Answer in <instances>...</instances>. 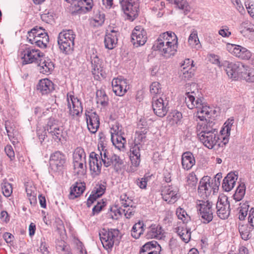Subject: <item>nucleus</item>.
Segmentation results:
<instances>
[{"mask_svg":"<svg viewBox=\"0 0 254 254\" xmlns=\"http://www.w3.org/2000/svg\"><path fill=\"white\" fill-rule=\"evenodd\" d=\"M146 32L144 29L140 26H136L131 35L133 44L136 46L143 45L146 42Z\"/></svg>","mask_w":254,"mask_h":254,"instance_id":"nucleus-19","label":"nucleus"},{"mask_svg":"<svg viewBox=\"0 0 254 254\" xmlns=\"http://www.w3.org/2000/svg\"><path fill=\"white\" fill-rule=\"evenodd\" d=\"M245 193V190L243 187L239 186L236 190L235 193L234 195V199L237 201L240 200L244 196Z\"/></svg>","mask_w":254,"mask_h":254,"instance_id":"nucleus-62","label":"nucleus"},{"mask_svg":"<svg viewBox=\"0 0 254 254\" xmlns=\"http://www.w3.org/2000/svg\"><path fill=\"white\" fill-rule=\"evenodd\" d=\"M100 151V156L102 162L106 167L113 166L115 169L118 170L123 164V161L119 156L113 153L111 151L108 150L105 147L102 146Z\"/></svg>","mask_w":254,"mask_h":254,"instance_id":"nucleus-3","label":"nucleus"},{"mask_svg":"<svg viewBox=\"0 0 254 254\" xmlns=\"http://www.w3.org/2000/svg\"><path fill=\"white\" fill-rule=\"evenodd\" d=\"M113 91L117 96L124 95L129 88L127 79L121 77L114 78L112 82Z\"/></svg>","mask_w":254,"mask_h":254,"instance_id":"nucleus-15","label":"nucleus"},{"mask_svg":"<svg viewBox=\"0 0 254 254\" xmlns=\"http://www.w3.org/2000/svg\"><path fill=\"white\" fill-rule=\"evenodd\" d=\"M44 33H47L42 27L36 26L28 33L27 40L28 41H33L34 38L39 36H44Z\"/></svg>","mask_w":254,"mask_h":254,"instance_id":"nucleus-42","label":"nucleus"},{"mask_svg":"<svg viewBox=\"0 0 254 254\" xmlns=\"http://www.w3.org/2000/svg\"><path fill=\"white\" fill-rule=\"evenodd\" d=\"M74 173L80 177L83 176L86 172V161H73Z\"/></svg>","mask_w":254,"mask_h":254,"instance_id":"nucleus-39","label":"nucleus"},{"mask_svg":"<svg viewBox=\"0 0 254 254\" xmlns=\"http://www.w3.org/2000/svg\"><path fill=\"white\" fill-rule=\"evenodd\" d=\"M183 116L181 112L174 111L167 118V122L171 126H178L182 124Z\"/></svg>","mask_w":254,"mask_h":254,"instance_id":"nucleus-32","label":"nucleus"},{"mask_svg":"<svg viewBox=\"0 0 254 254\" xmlns=\"http://www.w3.org/2000/svg\"><path fill=\"white\" fill-rule=\"evenodd\" d=\"M141 147V145L134 143V145L130 148V159L132 165L135 167H138L140 162V151Z\"/></svg>","mask_w":254,"mask_h":254,"instance_id":"nucleus-30","label":"nucleus"},{"mask_svg":"<svg viewBox=\"0 0 254 254\" xmlns=\"http://www.w3.org/2000/svg\"><path fill=\"white\" fill-rule=\"evenodd\" d=\"M160 250L161 247L157 242L152 241L142 247L140 254H159Z\"/></svg>","mask_w":254,"mask_h":254,"instance_id":"nucleus-28","label":"nucleus"},{"mask_svg":"<svg viewBox=\"0 0 254 254\" xmlns=\"http://www.w3.org/2000/svg\"><path fill=\"white\" fill-rule=\"evenodd\" d=\"M121 4L128 19L132 21L138 15V0H122Z\"/></svg>","mask_w":254,"mask_h":254,"instance_id":"nucleus-10","label":"nucleus"},{"mask_svg":"<svg viewBox=\"0 0 254 254\" xmlns=\"http://www.w3.org/2000/svg\"><path fill=\"white\" fill-rule=\"evenodd\" d=\"M178 189L172 186L165 187L162 191L161 195L165 201L173 203L178 199Z\"/></svg>","mask_w":254,"mask_h":254,"instance_id":"nucleus-22","label":"nucleus"},{"mask_svg":"<svg viewBox=\"0 0 254 254\" xmlns=\"http://www.w3.org/2000/svg\"><path fill=\"white\" fill-rule=\"evenodd\" d=\"M47 130L56 141H59L63 137V128L57 125L53 118H50L47 123Z\"/></svg>","mask_w":254,"mask_h":254,"instance_id":"nucleus-17","label":"nucleus"},{"mask_svg":"<svg viewBox=\"0 0 254 254\" xmlns=\"http://www.w3.org/2000/svg\"><path fill=\"white\" fill-rule=\"evenodd\" d=\"M212 203L208 200H198L196 201V208L199 211V216L204 223L211 222L213 218Z\"/></svg>","mask_w":254,"mask_h":254,"instance_id":"nucleus-7","label":"nucleus"},{"mask_svg":"<svg viewBox=\"0 0 254 254\" xmlns=\"http://www.w3.org/2000/svg\"><path fill=\"white\" fill-rule=\"evenodd\" d=\"M119 232L117 229H102L99 235L103 246L106 250L111 249L116 242H118Z\"/></svg>","mask_w":254,"mask_h":254,"instance_id":"nucleus-4","label":"nucleus"},{"mask_svg":"<svg viewBox=\"0 0 254 254\" xmlns=\"http://www.w3.org/2000/svg\"><path fill=\"white\" fill-rule=\"evenodd\" d=\"M228 198L224 194L220 195L216 203L217 214L222 219L228 218L230 215V203Z\"/></svg>","mask_w":254,"mask_h":254,"instance_id":"nucleus-12","label":"nucleus"},{"mask_svg":"<svg viewBox=\"0 0 254 254\" xmlns=\"http://www.w3.org/2000/svg\"><path fill=\"white\" fill-rule=\"evenodd\" d=\"M219 185V182L213 183L212 181L211 182L210 179L208 177H203L200 181L198 192L203 198L207 197L211 194L212 191L214 193L218 190Z\"/></svg>","mask_w":254,"mask_h":254,"instance_id":"nucleus-9","label":"nucleus"},{"mask_svg":"<svg viewBox=\"0 0 254 254\" xmlns=\"http://www.w3.org/2000/svg\"><path fill=\"white\" fill-rule=\"evenodd\" d=\"M168 34L169 31L161 34L155 42L153 47L160 46L162 47L164 45L168 44V42H169L168 41Z\"/></svg>","mask_w":254,"mask_h":254,"instance_id":"nucleus-51","label":"nucleus"},{"mask_svg":"<svg viewBox=\"0 0 254 254\" xmlns=\"http://www.w3.org/2000/svg\"><path fill=\"white\" fill-rule=\"evenodd\" d=\"M75 34L72 30L61 32L58 36V43L61 51L65 54L72 53L74 49Z\"/></svg>","mask_w":254,"mask_h":254,"instance_id":"nucleus-2","label":"nucleus"},{"mask_svg":"<svg viewBox=\"0 0 254 254\" xmlns=\"http://www.w3.org/2000/svg\"><path fill=\"white\" fill-rule=\"evenodd\" d=\"M120 201L122 207H127L133 204L131 198L126 193H123L121 195Z\"/></svg>","mask_w":254,"mask_h":254,"instance_id":"nucleus-55","label":"nucleus"},{"mask_svg":"<svg viewBox=\"0 0 254 254\" xmlns=\"http://www.w3.org/2000/svg\"><path fill=\"white\" fill-rule=\"evenodd\" d=\"M237 175L234 173H229L223 180L222 188L225 191H230L234 187Z\"/></svg>","mask_w":254,"mask_h":254,"instance_id":"nucleus-31","label":"nucleus"},{"mask_svg":"<svg viewBox=\"0 0 254 254\" xmlns=\"http://www.w3.org/2000/svg\"><path fill=\"white\" fill-rule=\"evenodd\" d=\"M190 91L188 89L185 94V103L188 108L190 109L196 108L198 118H203L204 114L210 115L213 112V108L203 103L202 99L197 96L198 90L195 83L190 84Z\"/></svg>","mask_w":254,"mask_h":254,"instance_id":"nucleus-1","label":"nucleus"},{"mask_svg":"<svg viewBox=\"0 0 254 254\" xmlns=\"http://www.w3.org/2000/svg\"><path fill=\"white\" fill-rule=\"evenodd\" d=\"M39 70L41 73L48 74L50 73L54 68V64L50 59L45 58L44 55L39 61Z\"/></svg>","mask_w":254,"mask_h":254,"instance_id":"nucleus-26","label":"nucleus"},{"mask_svg":"<svg viewBox=\"0 0 254 254\" xmlns=\"http://www.w3.org/2000/svg\"><path fill=\"white\" fill-rule=\"evenodd\" d=\"M150 92L152 95H156L161 93V85L158 82H153L150 85Z\"/></svg>","mask_w":254,"mask_h":254,"instance_id":"nucleus-59","label":"nucleus"},{"mask_svg":"<svg viewBox=\"0 0 254 254\" xmlns=\"http://www.w3.org/2000/svg\"><path fill=\"white\" fill-rule=\"evenodd\" d=\"M146 133L147 130L146 129L137 131L136 132V136L134 139V143L142 146V144L146 140Z\"/></svg>","mask_w":254,"mask_h":254,"instance_id":"nucleus-54","label":"nucleus"},{"mask_svg":"<svg viewBox=\"0 0 254 254\" xmlns=\"http://www.w3.org/2000/svg\"><path fill=\"white\" fill-rule=\"evenodd\" d=\"M5 152L11 160L15 158V153L12 147L10 145H7L4 148Z\"/></svg>","mask_w":254,"mask_h":254,"instance_id":"nucleus-64","label":"nucleus"},{"mask_svg":"<svg viewBox=\"0 0 254 254\" xmlns=\"http://www.w3.org/2000/svg\"><path fill=\"white\" fill-rule=\"evenodd\" d=\"M5 127L7 135L10 139L14 138L17 135V129L14 123L6 121L5 122Z\"/></svg>","mask_w":254,"mask_h":254,"instance_id":"nucleus-44","label":"nucleus"},{"mask_svg":"<svg viewBox=\"0 0 254 254\" xmlns=\"http://www.w3.org/2000/svg\"><path fill=\"white\" fill-rule=\"evenodd\" d=\"M189 45L192 48H199V41L197 36V31L195 29H192L188 39Z\"/></svg>","mask_w":254,"mask_h":254,"instance_id":"nucleus-46","label":"nucleus"},{"mask_svg":"<svg viewBox=\"0 0 254 254\" xmlns=\"http://www.w3.org/2000/svg\"><path fill=\"white\" fill-rule=\"evenodd\" d=\"M176 215L178 219L182 220L183 224L187 223L190 220V217L184 209L179 207L176 210Z\"/></svg>","mask_w":254,"mask_h":254,"instance_id":"nucleus-50","label":"nucleus"},{"mask_svg":"<svg viewBox=\"0 0 254 254\" xmlns=\"http://www.w3.org/2000/svg\"><path fill=\"white\" fill-rule=\"evenodd\" d=\"M195 159L190 152L184 153L182 157V164L184 169L189 170L195 164Z\"/></svg>","mask_w":254,"mask_h":254,"instance_id":"nucleus-35","label":"nucleus"},{"mask_svg":"<svg viewBox=\"0 0 254 254\" xmlns=\"http://www.w3.org/2000/svg\"><path fill=\"white\" fill-rule=\"evenodd\" d=\"M246 74H244V79L250 82H254V69L249 68Z\"/></svg>","mask_w":254,"mask_h":254,"instance_id":"nucleus-63","label":"nucleus"},{"mask_svg":"<svg viewBox=\"0 0 254 254\" xmlns=\"http://www.w3.org/2000/svg\"><path fill=\"white\" fill-rule=\"evenodd\" d=\"M91 61L93 74L98 75L102 71L101 61L97 55L94 54L91 57Z\"/></svg>","mask_w":254,"mask_h":254,"instance_id":"nucleus-37","label":"nucleus"},{"mask_svg":"<svg viewBox=\"0 0 254 254\" xmlns=\"http://www.w3.org/2000/svg\"><path fill=\"white\" fill-rule=\"evenodd\" d=\"M67 105L69 114L71 117H78L82 113L83 107L81 102L74 96L67 94Z\"/></svg>","mask_w":254,"mask_h":254,"instance_id":"nucleus-14","label":"nucleus"},{"mask_svg":"<svg viewBox=\"0 0 254 254\" xmlns=\"http://www.w3.org/2000/svg\"><path fill=\"white\" fill-rule=\"evenodd\" d=\"M239 231L242 239L247 240L250 238V228L247 225H240L239 227Z\"/></svg>","mask_w":254,"mask_h":254,"instance_id":"nucleus-53","label":"nucleus"},{"mask_svg":"<svg viewBox=\"0 0 254 254\" xmlns=\"http://www.w3.org/2000/svg\"><path fill=\"white\" fill-rule=\"evenodd\" d=\"M168 44L178 47V39L176 34L171 31H169L168 37Z\"/></svg>","mask_w":254,"mask_h":254,"instance_id":"nucleus-61","label":"nucleus"},{"mask_svg":"<svg viewBox=\"0 0 254 254\" xmlns=\"http://www.w3.org/2000/svg\"><path fill=\"white\" fill-rule=\"evenodd\" d=\"M110 132L111 136H112V135H118L119 136L124 135L125 134L122 126L118 122H116L112 125Z\"/></svg>","mask_w":254,"mask_h":254,"instance_id":"nucleus-57","label":"nucleus"},{"mask_svg":"<svg viewBox=\"0 0 254 254\" xmlns=\"http://www.w3.org/2000/svg\"><path fill=\"white\" fill-rule=\"evenodd\" d=\"M240 205L238 218L240 220H244L248 214L249 208V203L247 202L243 203H241Z\"/></svg>","mask_w":254,"mask_h":254,"instance_id":"nucleus-52","label":"nucleus"},{"mask_svg":"<svg viewBox=\"0 0 254 254\" xmlns=\"http://www.w3.org/2000/svg\"><path fill=\"white\" fill-rule=\"evenodd\" d=\"M49 41V36L47 33H44V36H39L35 37L33 41H28L31 44H35L40 48H45Z\"/></svg>","mask_w":254,"mask_h":254,"instance_id":"nucleus-38","label":"nucleus"},{"mask_svg":"<svg viewBox=\"0 0 254 254\" xmlns=\"http://www.w3.org/2000/svg\"><path fill=\"white\" fill-rule=\"evenodd\" d=\"M198 137L200 141L208 149L213 148L219 140L217 130L198 136Z\"/></svg>","mask_w":254,"mask_h":254,"instance_id":"nucleus-20","label":"nucleus"},{"mask_svg":"<svg viewBox=\"0 0 254 254\" xmlns=\"http://www.w3.org/2000/svg\"><path fill=\"white\" fill-rule=\"evenodd\" d=\"M68 4L67 8L72 14L85 13L93 6L92 0H64Z\"/></svg>","mask_w":254,"mask_h":254,"instance_id":"nucleus-5","label":"nucleus"},{"mask_svg":"<svg viewBox=\"0 0 254 254\" xmlns=\"http://www.w3.org/2000/svg\"><path fill=\"white\" fill-rule=\"evenodd\" d=\"M85 186L82 183H77L73 184L70 188L69 198L73 199L79 196L84 191Z\"/></svg>","mask_w":254,"mask_h":254,"instance_id":"nucleus-33","label":"nucleus"},{"mask_svg":"<svg viewBox=\"0 0 254 254\" xmlns=\"http://www.w3.org/2000/svg\"><path fill=\"white\" fill-rule=\"evenodd\" d=\"M154 48L155 50L158 51L161 56L166 59H168L175 55L178 47L171 46L170 44H165L162 47L160 46L154 47Z\"/></svg>","mask_w":254,"mask_h":254,"instance_id":"nucleus-27","label":"nucleus"},{"mask_svg":"<svg viewBox=\"0 0 254 254\" xmlns=\"http://www.w3.org/2000/svg\"><path fill=\"white\" fill-rule=\"evenodd\" d=\"M226 49L231 54L241 60H249L252 56L249 50L240 45L227 43Z\"/></svg>","mask_w":254,"mask_h":254,"instance_id":"nucleus-13","label":"nucleus"},{"mask_svg":"<svg viewBox=\"0 0 254 254\" xmlns=\"http://www.w3.org/2000/svg\"><path fill=\"white\" fill-rule=\"evenodd\" d=\"M171 3H173L179 9L184 11L185 14H187L190 10L189 6L186 0H169Z\"/></svg>","mask_w":254,"mask_h":254,"instance_id":"nucleus-48","label":"nucleus"},{"mask_svg":"<svg viewBox=\"0 0 254 254\" xmlns=\"http://www.w3.org/2000/svg\"><path fill=\"white\" fill-rule=\"evenodd\" d=\"M144 231V224L142 222L135 223L131 230V236L135 239H138Z\"/></svg>","mask_w":254,"mask_h":254,"instance_id":"nucleus-43","label":"nucleus"},{"mask_svg":"<svg viewBox=\"0 0 254 254\" xmlns=\"http://www.w3.org/2000/svg\"><path fill=\"white\" fill-rule=\"evenodd\" d=\"M215 111L213 109V112L210 115L207 116V115L204 114L203 118H198L200 121L198 122L196 127L197 136H202L205 134L217 130L214 127L215 123L213 121L208 120L213 115H215Z\"/></svg>","mask_w":254,"mask_h":254,"instance_id":"nucleus-6","label":"nucleus"},{"mask_svg":"<svg viewBox=\"0 0 254 254\" xmlns=\"http://www.w3.org/2000/svg\"><path fill=\"white\" fill-rule=\"evenodd\" d=\"M65 163V156L60 151H56L50 156V165L54 171H61Z\"/></svg>","mask_w":254,"mask_h":254,"instance_id":"nucleus-16","label":"nucleus"},{"mask_svg":"<svg viewBox=\"0 0 254 254\" xmlns=\"http://www.w3.org/2000/svg\"><path fill=\"white\" fill-rule=\"evenodd\" d=\"M164 235L162 227L159 225L152 224L147 228L145 237L147 239H161Z\"/></svg>","mask_w":254,"mask_h":254,"instance_id":"nucleus-25","label":"nucleus"},{"mask_svg":"<svg viewBox=\"0 0 254 254\" xmlns=\"http://www.w3.org/2000/svg\"><path fill=\"white\" fill-rule=\"evenodd\" d=\"M37 89L42 95H46L54 90V85L49 79L44 78L39 81Z\"/></svg>","mask_w":254,"mask_h":254,"instance_id":"nucleus-24","label":"nucleus"},{"mask_svg":"<svg viewBox=\"0 0 254 254\" xmlns=\"http://www.w3.org/2000/svg\"><path fill=\"white\" fill-rule=\"evenodd\" d=\"M105 189L106 187L103 185L97 186L87 199V204L88 206H89L98 197L102 196L104 193Z\"/></svg>","mask_w":254,"mask_h":254,"instance_id":"nucleus-34","label":"nucleus"},{"mask_svg":"<svg viewBox=\"0 0 254 254\" xmlns=\"http://www.w3.org/2000/svg\"><path fill=\"white\" fill-rule=\"evenodd\" d=\"M1 190L3 195L5 197L10 196L12 192V188L10 184L6 180H3L1 183Z\"/></svg>","mask_w":254,"mask_h":254,"instance_id":"nucleus-56","label":"nucleus"},{"mask_svg":"<svg viewBox=\"0 0 254 254\" xmlns=\"http://www.w3.org/2000/svg\"><path fill=\"white\" fill-rule=\"evenodd\" d=\"M111 140L113 145L119 150L124 148L126 139L124 135H112Z\"/></svg>","mask_w":254,"mask_h":254,"instance_id":"nucleus-41","label":"nucleus"},{"mask_svg":"<svg viewBox=\"0 0 254 254\" xmlns=\"http://www.w3.org/2000/svg\"><path fill=\"white\" fill-rule=\"evenodd\" d=\"M118 32L112 30L107 32L104 39L105 47L108 49H113L116 46L118 41Z\"/></svg>","mask_w":254,"mask_h":254,"instance_id":"nucleus-29","label":"nucleus"},{"mask_svg":"<svg viewBox=\"0 0 254 254\" xmlns=\"http://www.w3.org/2000/svg\"><path fill=\"white\" fill-rule=\"evenodd\" d=\"M226 72L228 76L232 79L238 78V69L242 67V63L240 62L230 63L226 61L224 63Z\"/></svg>","mask_w":254,"mask_h":254,"instance_id":"nucleus-23","label":"nucleus"},{"mask_svg":"<svg viewBox=\"0 0 254 254\" xmlns=\"http://www.w3.org/2000/svg\"><path fill=\"white\" fill-rule=\"evenodd\" d=\"M108 97L104 91L98 90L96 92V102L97 104H101L105 107L108 104Z\"/></svg>","mask_w":254,"mask_h":254,"instance_id":"nucleus-47","label":"nucleus"},{"mask_svg":"<svg viewBox=\"0 0 254 254\" xmlns=\"http://www.w3.org/2000/svg\"><path fill=\"white\" fill-rule=\"evenodd\" d=\"M198 179L196 175L193 172L190 173L187 178V185L191 188H194L197 183Z\"/></svg>","mask_w":254,"mask_h":254,"instance_id":"nucleus-58","label":"nucleus"},{"mask_svg":"<svg viewBox=\"0 0 254 254\" xmlns=\"http://www.w3.org/2000/svg\"><path fill=\"white\" fill-rule=\"evenodd\" d=\"M123 207L124 208L121 207L118 210V212L120 215H124L128 219L134 214L135 206H133V204L131 205V206Z\"/></svg>","mask_w":254,"mask_h":254,"instance_id":"nucleus-45","label":"nucleus"},{"mask_svg":"<svg viewBox=\"0 0 254 254\" xmlns=\"http://www.w3.org/2000/svg\"><path fill=\"white\" fill-rule=\"evenodd\" d=\"M176 232L180 236V238L185 243H188L190 239L191 232L188 229L185 224L180 225L176 228Z\"/></svg>","mask_w":254,"mask_h":254,"instance_id":"nucleus-36","label":"nucleus"},{"mask_svg":"<svg viewBox=\"0 0 254 254\" xmlns=\"http://www.w3.org/2000/svg\"><path fill=\"white\" fill-rule=\"evenodd\" d=\"M101 159L100 155L92 152L89 156V168L91 175L95 177L99 175L101 170Z\"/></svg>","mask_w":254,"mask_h":254,"instance_id":"nucleus-18","label":"nucleus"},{"mask_svg":"<svg viewBox=\"0 0 254 254\" xmlns=\"http://www.w3.org/2000/svg\"><path fill=\"white\" fill-rule=\"evenodd\" d=\"M85 116L89 130L92 133H95L100 125L98 116L92 111H86Z\"/></svg>","mask_w":254,"mask_h":254,"instance_id":"nucleus-21","label":"nucleus"},{"mask_svg":"<svg viewBox=\"0 0 254 254\" xmlns=\"http://www.w3.org/2000/svg\"><path fill=\"white\" fill-rule=\"evenodd\" d=\"M21 57L23 62L25 64L38 63L43 56V53L39 50L32 47H24L21 49Z\"/></svg>","mask_w":254,"mask_h":254,"instance_id":"nucleus-8","label":"nucleus"},{"mask_svg":"<svg viewBox=\"0 0 254 254\" xmlns=\"http://www.w3.org/2000/svg\"><path fill=\"white\" fill-rule=\"evenodd\" d=\"M152 106L156 116L163 117L166 116L169 110L168 100L165 96L159 98L153 97Z\"/></svg>","mask_w":254,"mask_h":254,"instance_id":"nucleus-11","label":"nucleus"},{"mask_svg":"<svg viewBox=\"0 0 254 254\" xmlns=\"http://www.w3.org/2000/svg\"><path fill=\"white\" fill-rule=\"evenodd\" d=\"M73 161H86V154L84 149L80 147H77L73 152Z\"/></svg>","mask_w":254,"mask_h":254,"instance_id":"nucleus-49","label":"nucleus"},{"mask_svg":"<svg viewBox=\"0 0 254 254\" xmlns=\"http://www.w3.org/2000/svg\"><path fill=\"white\" fill-rule=\"evenodd\" d=\"M193 66V61L188 59L184 61V63L182 64L181 67L182 68V71L184 74L186 73H189L190 70Z\"/></svg>","mask_w":254,"mask_h":254,"instance_id":"nucleus-60","label":"nucleus"},{"mask_svg":"<svg viewBox=\"0 0 254 254\" xmlns=\"http://www.w3.org/2000/svg\"><path fill=\"white\" fill-rule=\"evenodd\" d=\"M234 123V119H228L226 123L224 124V127L221 130V135L223 136V139L224 143H226L228 141V137L230 135V131L231 129V127Z\"/></svg>","mask_w":254,"mask_h":254,"instance_id":"nucleus-40","label":"nucleus"}]
</instances>
